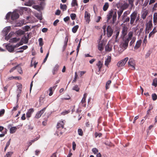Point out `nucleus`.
Here are the masks:
<instances>
[{
	"label": "nucleus",
	"mask_w": 157,
	"mask_h": 157,
	"mask_svg": "<svg viewBox=\"0 0 157 157\" xmlns=\"http://www.w3.org/2000/svg\"><path fill=\"white\" fill-rule=\"evenodd\" d=\"M130 22L131 25H133L134 22L137 23L140 19L139 14H138L137 11H134L130 16Z\"/></svg>",
	"instance_id": "nucleus-1"
},
{
	"label": "nucleus",
	"mask_w": 157,
	"mask_h": 157,
	"mask_svg": "<svg viewBox=\"0 0 157 157\" xmlns=\"http://www.w3.org/2000/svg\"><path fill=\"white\" fill-rule=\"evenodd\" d=\"M19 17L18 13L16 10H14L13 12H8L6 14V18L8 20L11 18V20H14L17 19Z\"/></svg>",
	"instance_id": "nucleus-2"
},
{
	"label": "nucleus",
	"mask_w": 157,
	"mask_h": 157,
	"mask_svg": "<svg viewBox=\"0 0 157 157\" xmlns=\"http://www.w3.org/2000/svg\"><path fill=\"white\" fill-rule=\"evenodd\" d=\"M20 46V42H18L17 44L14 46L10 45V44L6 45V49L10 52H13L14 51V49L17 48Z\"/></svg>",
	"instance_id": "nucleus-3"
},
{
	"label": "nucleus",
	"mask_w": 157,
	"mask_h": 157,
	"mask_svg": "<svg viewBox=\"0 0 157 157\" xmlns=\"http://www.w3.org/2000/svg\"><path fill=\"white\" fill-rule=\"evenodd\" d=\"M128 59V57H126L124 59L119 61L117 64V66L118 67L123 66Z\"/></svg>",
	"instance_id": "nucleus-4"
},
{
	"label": "nucleus",
	"mask_w": 157,
	"mask_h": 157,
	"mask_svg": "<svg viewBox=\"0 0 157 157\" xmlns=\"http://www.w3.org/2000/svg\"><path fill=\"white\" fill-rule=\"evenodd\" d=\"M146 29L145 33H148L149 31L151 30L152 27V24L151 21H149L146 25Z\"/></svg>",
	"instance_id": "nucleus-5"
},
{
	"label": "nucleus",
	"mask_w": 157,
	"mask_h": 157,
	"mask_svg": "<svg viewBox=\"0 0 157 157\" xmlns=\"http://www.w3.org/2000/svg\"><path fill=\"white\" fill-rule=\"evenodd\" d=\"M129 67H130L132 70H135V64L134 59L132 58L130 59L128 62Z\"/></svg>",
	"instance_id": "nucleus-6"
},
{
	"label": "nucleus",
	"mask_w": 157,
	"mask_h": 157,
	"mask_svg": "<svg viewBox=\"0 0 157 157\" xmlns=\"http://www.w3.org/2000/svg\"><path fill=\"white\" fill-rule=\"evenodd\" d=\"M106 30L107 31V36L108 37H110L113 34V29L109 25L107 27Z\"/></svg>",
	"instance_id": "nucleus-7"
},
{
	"label": "nucleus",
	"mask_w": 157,
	"mask_h": 157,
	"mask_svg": "<svg viewBox=\"0 0 157 157\" xmlns=\"http://www.w3.org/2000/svg\"><path fill=\"white\" fill-rule=\"evenodd\" d=\"M103 62L101 61H99L96 64V65L97 66L98 68V71L96 72L97 74H99L100 73V71L101 69V68L103 66Z\"/></svg>",
	"instance_id": "nucleus-8"
},
{
	"label": "nucleus",
	"mask_w": 157,
	"mask_h": 157,
	"mask_svg": "<svg viewBox=\"0 0 157 157\" xmlns=\"http://www.w3.org/2000/svg\"><path fill=\"white\" fill-rule=\"evenodd\" d=\"M129 41L128 39H125L124 40L122 43L121 44L122 47L124 49H126L127 48Z\"/></svg>",
	"instance_id": "nucleus-9"
},
{
	"label": "nucleus",
	"mask_w": 157,
	"mask_h": 157,
	"mask_svg": "<svg viewBox=\"0 0 157 157\" xmlns=\"http://www.w3.org/2000/svg\"><path fill=\"white\" fill-rule=\"evenodd\" d=\"M46 109V107H44L40 111L38 112L36 114V117L37 118H40L41 116V115L44 113Z\"/></svg>",
	"instance_id": "nucleus-10"
},
{
	"label": "nucleus",
	"mask_w": 157,
	"mask_h": 157,
	"mask_svg": "<svg viewBox=\"0 0 157 157\" xmlns=\"http://www.w3.org/2000/svg\"><path fill=\"white\" fill-rule=\"evenodd\" d=\"M30 28V27L28 25H26L23 27L22 28L23 30H20V35L23 34H24L25 32L28 31Z\"/></svg>",
	"instance_id": "nucleus-11"
},
{
	"label": "nucleus",
	"mask_w": 157,
	"mask_h": 157,
	"mask_svg": "<svg viewBox=\"0 0 157 157\" xmlns=\"http://www.w3.org/2000/svg\"><path fill=\"white\" fill-rule=\"evenodd\" d=\"M130 17H122V21L123 23L127 24L128 23H130Z\"/></svg>",
	"instance_id": "nucleus-12"
},
{
	"label": "nucleus",
	"mask_w": 157,
	"mask_h": 157,
	"mask_svg": "<svg viewBox=\"0 0 157 157\" xmlns=\"http://www.w3.org/2000/svg\"><path fill=\"white\" fill-rule=\"evenodd\" d=\"M64 125L63 121H60L57 123V128L58 129H63L64 127Z\"/></svg>",
	"instance_id": "nucleus-13"
},
{
	"label": "nucleus",
	"mask_w": 157,
	"mask_h": 157,
	"mask_svg": "<svg viewBox=\"0 0 157 157\" xmlns=\"http://www.w3.org/2000/svg\"><path fill=\"white\" fill-rule=\"evenodd\" d=\"M35 3V1L33 0H28L25 2L24 5L25 6H30Z\"/></svg>",
	"instance_id": "nucleus-14"
},
{
	"label": "nucleus",
	"mask_w": 157,
	"mask_h": 157,
	"mask_svg": "<svg viewBox=\"0 0 157 157\" xmlns=\"http://www.w3.org/2000/svg\"><path fill=\"white\" fill-rule=\"evenodd\" d=\"M141 14V17L143 19H144L148 14V11L147 10L144 9L142 11Z\"/></svg>",
	"instance_id": "nucleus-15"
},
{
	"label": "nucleus",
	"mask_w": 157,
	"mask_h": 157,
	"mask_svg": "<svg viewBox=\"0 0 157 157\" xmlns=\"http://www.w3.org/2000/svg\"><path fill=\"white\" fill-rule=\"evenodd\" d=\"M68 40V37L66 36L65 38V41L64 42V45H63V47L62 51L63 52L65 50L66 47L67 45V43Z\"/></svg>",
	"instance_id": "nucleus-16"
},
{
	"label": "nucleus",
	"mask_w": 157,
	"mask_h": 157,
	"mask_svg": "<svg viewBox=\"0 0 157 157\" xmlns=\"http://www.w3.org/2000/svg\"><path fill=\"white\" fill-rule=\"evenodd\" d=\"M90 14L87 11H86L85 13V18L87 22H89V19L90 17Z\"/></svg>",
	"instance_id": "nucleus-17"
},
{
	"label": "nucleus",
	"mask_w": 157,
	"mask_h": 157,
	"mask_svg": "<svg viewBox=\"0 0 157 157\" xmlns=\"http://www.w3.org/2000/svg\"><path fill=\"white\" fill-rule=\"evenodd\" d=\"M104 42L103 41H101L99 42L98 45V49L100 51H102L103 49V45H104Z\"/></svg>",
	"instance_id": "nucleus-18"
},
{
	"label": "nucleus",
	"mask_w": 157,
	"mask_h": 157,
	"mask_svg": "<svg viewBox=\"0 0 157 157\" xmlns=\"http://www.w3.org/2000/svg\"><path fill=\"white\" fill-rule=\"evenodd\" d=\"M129 5V4L125 2L121 6V9L123 10H126L128 7Z\"/></svg>",
	"instance_id": "nucleus-19"
},
{
	"label": "nucleus",
	"mask_w": 157,
	"mask_h": 157,
	"mask_svg": "<svg viewBox=\"0 0 157 157\" xmlns=\"http://www.w3.org/2000/svg\"><path fill=\"white\" fill-rule=\"evenodd\" d=\"M111 61V57L110 56H108L107 58L105 61V65L108 66Z\"/></svg>",
	"instance_id": "nucleus-20"
},
{
	"label": "nucleus",
	"mask_w": 157,
	"mask_h": 157,
	"mask_svg": "<svg viewBox=\"0 0 157 157\" xmlns=\"http://www.w3.org/2000/svg\"><path fill=\"white\" fill-rule=\"evenodd\" d=\"M59 66L58 64H56L54 67L52 71V72L53 75H55L57 71Z\"/></svg>",
	"instance_id": "nucleus-21"
},
{
	"label": "nucleus",
	"mask_w": 157,
	"mask_h": 157,
	"mask_svg": "<svg viewBox=\"0 0 157 157\" xmlns=\"http://www.w3.org/2000/svg\"><path fill=\"white\" fill-rule=\"evenodd\" d=\"M33 111L34 110L33 109H30L26 113L27 117L28 118L30 117L31 116L32 113L33 112Z\"/></svg>",
	"instance_id": "nucleus-22"
},
{
	"label": "nucleus",
	"mask_w": 157,
	"mask_h": 157,
	"mask_svg": "<svg viewBox=\"0 0 157 157\" xmlns=\"http://www.w3.org/2000/svg\"><path fill=\"white\" fill-rule=\"evenodd\" d=\"M142 41L141 40H139L137 41L136 43L135 46L134 47V48L135 49H137L140 47L141 45Z\"/></svg>",
	"instance_id": "nucleus-23"
},
{
	"label": "nucleus",
	"mask_w": 157,
	"mask_h": 157,
	"mask_svg": "<svg viewBox=\"0 0 157 157\" xmlns=\"http://www.w3.org/2000/svg\"><path fill=\"white\" fill-rule=\"evenodd\" d=\"M19 40V38H17L16 37H14L10 39L9 42L11 43H15L18 41Z\"/></svg>",
	"instance_id": "nucleus-24"
},
{
	"label": "nucleus",
	"mask_w": 157,
	"mask_h": 157,
	"mask_svg": "<svg viewBox=\"0 0 157 157\" xmlns=\"http://www.w3.org/2000/svg\"><path fill=\"white\" fill-rule=\"evenodd\" d=\"M157 30H156L155 27L153 29L152 31L150 33L149 35V38H150L151 36H153L154 34L157 32Z\"/></svg>",
	"instance_id": "nucleus-25"
},
{
	"label": "nucleus",
	"mask_w": 157,
	"mask_h": 157,
	"mask_svg": "<svg viewBox=\"0 0 157 157\" xmlns=\"http://www.w3.org/2000/svg\"><path fill=\"white\" fill-rule=\"evenodd\" d=\"M127 30L128 28L127 27L125 26L123 27L122 30V33L124 36H125L127 34Z\"/></svg>",
	"instance_id": "nucleus-26"
},
{
	"label": "nucleus",
	"mask_w": 157,
	"mask_h": 157,
	"mask_svg": "<svg viewBox=\"0 0 157 157\" xmlns=\"http://www.w3.org/2000/svg\"><path fill=\"white\" fill-rule=\"evenodd\" d=\"M33 7L34 9L38 11H40L41 10L43 9V7H42V6L37 5L33 6Z\"/></svg>",
	"instance_id": "nucleus-27"
},
{
	"label": "nucleus",
	"mask_w": 157,
	"mask_h": 157,
	"mask_svg": "<svg viewBox=\"0 0 157 157\" xmlns=\"http://www.w3.org/2000/svg\"><path fill=\"white\" fill-rule=\"evenodd\" d=\"M129 4L131 6L130 9H132V8H134V6L133 4V2L135 0H128Z\"/></svg>",
	"instance_id": "nucleus-28"
},
{
	"label": "nucleus",
	"mask_w": 157,
	"mask_h": 157,
	"mask_svg": "<svg viewBox=\"0 0 157 157\" xmlns=\"http://www.w3.org/2000/svg\"><path fill=\"white\" fill-rule=\"evenodd\" d=\"M133 33L132 32H129L128 34V37L126 39H128L129 41H130V40L132 39L133 36Z\"/></svg>",
	"instance_id": "nucleus-29"
},
{
	"label": "nucleus",
	"mask_w": 157,
	"mask_h": 157,
	"mask_svg": "<svg viewBox=\"0 0 157 157\" xmlns=\"http://www.w3.org/2000/svg\"><path fill=\"white\" fill-rule=\"evenodd\" d=\"M17 128L16 127H11L10 128V132L11 133H14L16 131Z\"/></svg>",
	"instance_id": "nucleus-30"
},
{
	"label": "nucleus",
	"mask_w": 157,
	"mask_h": 157,
	"mask_svg": "<svg viewBox=\"0 0 157 157\" xmlns=\"http://www.w3.org/2000/svg\"><path fill=\"white\" fill-rule=\"evenodd\" d=\"M117 13L115 12L113 16L112 24H113L115 22L117 19Z\"/></svg>",
	"instance_id": "nucleus-31"
},
{
	"label": "nucleus",
	"mask_w": 157,
	"mask_h": 157,
	"mask_svg": "<svg viewBox=\"0 0 157 157\" xmlns=\"http://www.w3.org/2000/svg\"><path fill=\"white\" fill-rule=\"evenodd\" d=\"M109 6V4L108 2H106L105 3L104 5L103 6V9L104 11H106L108 9Z\"/></svg>",
	"instance_id": "nucleus-32"
},
{
	"label": "nucleus",
	"mask_w": 157,
	"mask_h": 157,
	"mask_svg": "<svg viewBox=\"0 0 157 157\" xmlns=\"http://www.w3.org/2000/svg\"><path fill=\"white\" fill-rule=\"evenodd\" d=\"M13 34V32H11L7 36H6L5 37V39L7 40H8L10 37H11Z\"/></svg>",
	"instance_id": "nucleus-33"
},
{
	"label": "nucleus",
	"mask_w": 157,
	"mask_h": 157,
	"mask_svg": "<svg viewBox=\"0 0 157 157\" xmlns=\"http://www.w3.org/2000/svg\"><path fill=\"white\" fill-rule=\"evenodd\" d=\"M123 10H122L121 9L118 10L117 14H118V19H119L120 18V17H121V15H122V14L123 12Z\"/></svg>",
	"instance_id": "nucleus-34"
},
{
	"label": "nucleus",
	"mask_w": 157,
	"mask_h": 157,
	"mask_svg": "<svg viewBox=\"0 0 157 157\" xmlns=\"http://www.w3.org/2000/svg\"><path fill=\"white\" fill-rule=\"evenodd\" d=\"M28 39L26 36H24L21 39V41L22 42L24 43H27L28 42Z\"/></svg>",
	"instance_id": "nucleus-35"
},
{
	"label": "nucleus",
	"mask_w": 157,
	"mask_h": 157,
	"mask_svg": "<svg viewBox=\"0 0 157 157\" xmlns=\"http://www.w3.org/2000/svg\"><path fill=\"white\" fill-rule=\"evenodd\" d=\"M78 27L79 26L78 25H76L74 26L72 29V32L74 33H75L78 28Z\"/></svg>",
	"instance_id": "nucleus-36"
},
{
	"label": "nucleus",
	"mask_w": 157,
	"mask_h": 157,
	"mask_svg": "<svg viewBox=\"0 0 157 157\" xmlns=\"http://www.w3.org/2000/svg\"><path fill=\"white\" fill-rule=\"evenodd\" d=\"M60 9L63 10V11L67 9V6L65 4L63 5L61 4L60 5Z\"/></svg>",
	"instance_id": "nucleus-37"
},
{
	"label": "nucleus",
	"mask_w": 157,
	"mask_h": 157,
	"mask_svg": "<svg viewBox=\"0 0 157 157\" xmlns=\"http://www.w3.org/2000/svg\"><path fill=\"white\" fill-rule=\"evenodd\" d=\"M35 16L40 20H41L42 19V15L41 14L36 13Z\"/></svg>",
	"instance_id": "nucleus-38"
},
{
	"label": "nucleus",
	"mask_w": 157,
	"mask_h": 157,
	"mask_svg": "<svg viewBox=\"0 0 157 157\" xmlns=\"http://www.w3.org/2000/svg\"><path fill=\"white\" fill-rule=\"evenodd\" d=\"M152 85L155 87L157 86V78H155L153 79Z\"/></svg>",
	"instance_id": "nucleus-39"
},
{
	"label": "nucleus",
	"mask_w": 157,
	"mask_h": 157,
	"mask_svg": "<svg viewBox=\"0 0 157 157\" xmlns=\"http://www.w3.org/2000/svg\"><path fill=\"white\" fill-rule=\"evenodd\" d=\"M112 16V12H110L107 16V21L108 22Z\"/></svg>",
	"instance_id": "nucleus-40"
},
{
	"label": "nucleus",
	"mask_w": 157,
	"mask_h": 157,
	"mask_svg": "<svg viewBox=\"0 0 157 157\" xmlns=\"http://www.w3.org/2000/svg\"><path fill=\"white\" fill-rule=\"evenodd\" d=\"M112 50V48L109 46V44H107L105 47V50L106 51L110 52Z\"/></svg>",
	"instance_id": "nucleus-41"
},
{
	"label": "nucleus",
	"mask_w": 157,
	"mask_h": 157,
	"mask_svg": "<svg viewBox=\"0 0 157 157\" xmlns=\"http://www.w3.org/2000/svg\"><path fill=\"white\" fill-rule=\"evenodd\" d=\"M86 96L87 94L86 93H85L84 94L83 97L81 101V102L83 104V103L85 102Z\"/></svg>",
	"instance_id": "nucleus-42"
},
{
	"label": "nucleus",
	"mask_w": 157,
	"mask_h": 157,
	"mask_svg": "<svg viewBox=\"0 0 157 157\" xmlns=\"http://www.w3.org/2000/svg\"><path fill=\"white\" fill-rule=\"evenodd\" d=\"M13 154V152L11 151H9L7 152L6 155L4 156V157H11L12 155Z\"/></svg>",
	"instance_id": "nucleus-43"
},
{
	"label": "nucleus",
	"mask_w": 157,
	"mask_h": 157,
	"mask_svg": "<svg viewBox=\"0 0 157 157\" xmlns=\"http://www.w3.org/2000/svg\"><path fill=\"white\" fill-rule=\"evenodd\" d=\"M72 6H77L78 3L76 0H73L71 3Z\"/></svg>",
	"instance_id": "nucleus-44"
},
{
	"label": "nucleus",
	"mask_w": 157,
	"mask_h": 157,
	"mask_svg": "<svg viewBox=\"0 0 157 157\" xmlns=\"http://www.w3.org/2000/svg\"><path fill=\"white\" fill-rule=\"evenodd\" d=\"M72 89L73 90H75L77 92H78L79 90V88L78 87L77 85H75L73 87Z\"/></svg>",
	"instance_id": "nucleus-45"
},
{
	"label": "nucleus",
	"mask_w": 157,
	"mask_h": 157,
	"mask_svg": "<svg viewBox=\"0 0 157 157\" xmlns=\"http://www.w3.org/2000/svg\"><path fill=\"white\" fill-rule=\"evenodd\" d=\"M39 44L40 46H42L44 44L43 39L42 38H40L38 40Z\"/></svg>",
	"instance_id": "nucleus-46"
},
{
	"label": "nucleus",
	"mask_w": 157,
	"mask_h": 157,
	"mask_svg": "<svg viewBox=\"0 0 157 157\" xmlns=\"http://www.w3.org/2000/svg\"><path fill=\"white\" fill-rule=\"evenodd\" d=\"M157 20V13H155L153 17V21L154 23H156Z\"/></svg>",
	"instance_id": "nucleus-47"
},
{
	"label": "nucleus",
	"mask_w": 157,
	"mask_h": 157,
	"mask_svg": "<svg viewBox=\"0 0 157 157\" xmlns=\"http://www.w3.org/2000/svg\"><path fill=\"white\" fill-rule=\"evenodd\" d=\"M152 98L153 101L156 100L157 99V95L155 94H152Z\"/></svg>",
	"instance_id": "nucleus-48"
},
{
	"label": "nucleus",
	"mask_w": 157,
	"mask_h": 157,
	"mask_svg": "<svg viewBox=\"0 0 157 157\" xmlns=\"http://www.w3.org/2000/svg\"><path fill=\"white\" fill-rule=\"evenodd\" d=\"M111 81L110 80H108L106 83V89H108L109 88V85L110 84V83H111Z\"/></svg>",
	"instance_id": "nucleus-49"
},
{
	"label": "nucleus",
	"mask_w": 157,
	"mask_h": 157,
	"mask_svg": "<svg viewBox=\"0 0 157 157\" xmlns=\"http://www.w3.org/2000/svg\"><path fill=\"white\" fill-rule=\"evenodd\" d=\"M92 151L94 154H97L98 152V150L96 148H94L92 149Z\"/></svg>",
	"instance_id": "nucleus-50"
},
{
	"label": "nucleus",
	"mask_w": 157,
	"mask_h": 157,
	"mask_svg": "<svg viewBox=\"0 0 157 157\" xmlns=\"http://www.w3.org/2000/svg\"><path fill=\"white\" fill-rule=\"evenodd\" d=\"M78 133L79 135L82 136L83 135V132L82 129H78Z\"/></svg>",
	"instance_id": "nucleus-51"
},
{
	"label": "nucleus",
	"mask_w": 157,
	"mask_h": 157,
	"mask_svg": "<svg viewBox=\"0 0 157 157\" xmlns=\"http://www.w3.org/2000/svg\"><path fill=\"white\" fill-rule=\"evenodd\" d=\"M70 17L72 20H74L75 19L76 15L75 13H71L70 15Z\"/></svg>",
	"instance_id": "nucleus-52"
},
{
	"label": "nucleus",
	"mask_w": 157,
	"mask_h": 157,
	"mask_svg": "<svg viewBox=\"0 0 157 157\" xmlns=\"http://www.w3.org/2000/svg\"><path fill=\"white\" fill-rule=\"evenodd\" d=\"M10 29V26L7 27H6L5 29H4L6 31V35L8 34V33L9 32Z\"/></svg>",
	"instance_id": "nucleus-53"
},
{
	"label": "nucleus",
	"mask_w": 157,
	"mask_h": 157,
	"mask_svg": "<svg viewBox=\"0 0 157 157\" xmlns=\"http://www.w3.org/2000/svg\"><path fill=\"white\" fill-rule=\"evenodd\" d=\"M136 38L135 37H133L132 38V40L130 42V45L132 46V44L134 43L135 41Z\"/></svg>",
	"instance_id": "nucleus-54"
},
{
	"label": "nucleus",
	"mask_w": 157,
	"mask_h": 157,
	"mask_svg": "<svg viewBox=\"0 0 157 157\" xmlns=\"http://www.w3.org/2000/svg\"><path fill=\"white\" fill-rule=\"evenodd\" d=\"M129 14V13H128L127 11H125L123 13V15L122 16V17H128L127 15Z\"/></svg>",
	"instance_id": "nucleus-55"
},
{
	"label": "nucleus",
	"mask_w": 157,
	"mask_h": 157,
	"mask_svg": "<svg viewBox=\"0 0 157 157\" xmlns=\"http://www.w3.org/2000/svg\"><path fill=\"white\" fill-rule=\"evenodd\" d=\"M70 112V111L69 110H67V111L66 110V111H64L63 112H62L61 114L62 115H64L66 114H68Z\"/></svg>",
	"instance_id": "nucleus-56"
},
{
	"label": "nucleus",
	"mask_w": 157,
	"mask_h": 157,
	"mask_svg": "<svg viewBox=\"0 0 157 157\" xmlns=\"http://www.w3.org/2000/svg\"><path fill=\"white\" fill-rule=\"evenodd\" d=\"M49 90L50 91V93L49 94V95L50 96H51L53 94V92H52V87H51L49 88Z\"/></svg>",
	"instance_id": "nucleus-57"
},
{
	"label": "nucleus",
	"mask_w": 157,
	"mask_h": 157,
	"mask_svg": "<svg viewBox=\"0 0 157 157\" xmlns=\"http://www.w3.org/2000/svg\"><path fill=\"white\" fill-rule=\"evenodd\" d=\"M75 78H74V79L72 81V82L74 83L76 81V79L77 78V77L78 76V75H77V72H75Z\"/></svg>",
	"instance_id": "nucleus-58"
},
{
	"label": "nucleus",
	"mask_w": 157,
	"mask_h": 157,
	"mask_svg": "<svg viewBox=\"0 0 157 157\" xmlns=\"http://www.w3.org/2000/svg\"><path fill=\"white\" fill-rule=\"evenodd\" d=\"M45 3L44 1H41L40 2V6H42L43 9V8L44 6L45 5Z\"/></svg>",
	"instance_id": "nucleus-59"
},
{
	"label": "nucleus",
	"mask_w": 157,
	"mask_h": 157,
	"mask_svg": "<svg viewBox=\"0 0 157 157\" xmlns=\"http://www.w3.org/2000/svg\"><path fill=\"white\" fill-rule=\"evenodd\" d=\"M20 14H21V12L23 10H25V11H27V9L26 7H20Z\"/></svg>",
	"instance_id": "nucleus-60"
},
{
	"label": "nucleus",
	"mask_w": 157,
	"mask_h": 157,
	"mask_svg": "<svg viewBox=\"0 0 157 157\" xmlns=\"http://www.w3.org/2000/svg\"><path fill=\"white\" fill-rule=\"evenodd\" d=\"M5 110L4 109H2L0 111V116H2L5 113Z\"/></svg>",
	"instance_id": "nucleus-61"
},
{
	"label": "nucleus",
	"mask_w": 157,
	"mask_h": 157,
	"mask_svg": "<svg viewBox=\"0 0 157 157\" xmlns=\"http://www.w3.org/2000/svg\"><path fill=\"white\" fill-rule=\"evenodd\" d=\"M119 31H117V32L116 34V40H115L116 42L117 41V39L119 36Z\"/></svg>",
	"instance_id": "nucleus-62"
},
{
	"label": "nucleus",
	"mask_w": 157,
	"mask_h": 157,
	"mask_svg": "<svg viewBox=\"0 0 157 157\" xmlns=\"http://www.w3.org/2000/svg\"><path fill=\"white\" fill-rule=\"evenodd\" d=\"M28 48V46L26 45L20 47V50L23 49V50H25Z\"/></svg>",
	"instance_id": "nucleus-63"
},
{
	"label": "nucleus",
	"mask_w": 157,
	"mask_h": 157,
	"mask_svg": "<svg viewBox=\"0 0 157 157\" xmlns=\"http://www.w3.org/2000/svg\"><path fill=\"white\" fill-rule=\"evenodd\" d=\"M72 145H73V149L74 150H75V149L76 147V144L75 142H73Z\"/></svg>",
	"instance_id": "nucleus-64"
}]
</instances>
